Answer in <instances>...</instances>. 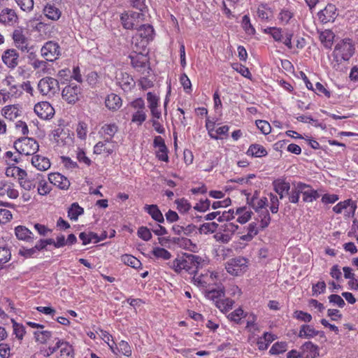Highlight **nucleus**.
<instances>
[{
  "label": "nucleus",
  "mask_w": 358,
  "mask_h": 358,
  "mask_svg": "<svg viewBox=\"0 0 358 358\" xmlns=\"http://www.w3.org/2000/svg\"><path fill=\"white\" fill-rule=\"evenodd\" d=\"M355 45L350 38H344L336 43L332 52L333 68L338 69L340 64L348 61L355 52Z\"/></svg>",
  "instance_id": "obj_1"
},
{
  "label": "nucleus",
  "mask_w": 358,
  "mask_h": 358,
  "mask_svg": "<svg viewBox=\"0 0 358 358\" xmlns=\"http://www.w3.org/2000/svg\"><path fill=\"white\" fill-rule=\"evenodd\" d=\"M202 292L207 299L215 303L217 308H222L224 307L223 303L220 302L221 299L224 297V287L222 283H211V285L203 289Z\"/></svg>",
  "instance_id": "obj_2"
},
{
  "label": "nucleus",
  "mask_w": 358,
  "mask_h": 358,
  "mask_svg": "<svg viewBox=\"0 0 358 358\" xmlns=\"http://www.w3.org/2000/svg\"><path fill=\"white\" fill-rule=\"evenodd\" d=\"M14 147L20 154L24 155H34L39 148L36 141L28 137L20 138L15 141Z\"/></svg>",
  "instance_id": "obj_3"
},
{
  "label": "nucleus",
  "mask_w": 358,
  "mask_h": 358,
  "mask_svg": "<svg viewBox=\"0 0 358 358\" xmlns=\"http://www.w3.org/2000/svg\"><path fill=\"white\" fill-rule=\"evenodd\" d=\"M248 266V259L241 256L230 259L225 264L227 271L234 276L243 274L246 271Z\"/></svg>",
  "instance_id": "obj_4"
},
{
  "label": "nucleus",
  "mask_w": 358,
  "mask_h": 358,
  "mask_svg": "<svg viewBox=\"0 0 358 358\" xmlns=\"http://www.w3.org/2000/svg\"><path fill=\"white\" fill-rule=\"evenodd\" d=\"M12 38L15 48L22 52L33 53L34 47L30 45L29 39L21 28L15 29L12 34Z\"/></svg>",
  "instance_id": "obj_5"
},
{
  "label": "nucleus",
  "mask_w": 358,
  "mask_h": 358,
  "mask_svg": "<svg viewBox=\"0 0 358 358\" xmlns=\"http://www.w3.org/2000/svg\"><path fill=\"white\" fill-rule=\"evenodd\" d=\"M143 20L144 15L138 12L124 13L120 15L121 23L126 29H137Z\"/></svg>",
  "instance_id": "obj_6"
},
{
  "label": "nucleus",
  "mask_w": 358,
  "mask_h": 358,
  "mask_svg": "<svg viewBox=\"0 0 358 358\" xmlns=\"http://www.w3.org/2000/svg\"><path fill=\"white\" fill-rule=\"evenodd\" d=\"M38 89L43 95L52 96L59 90V82L53 78L45 77L39 80Z\"/></svg>",
  "instance_id": "obj_7"
},
{
  "label": "nucleus",
  "mask_w": 358,
  "mask_h": 358,
  "mask_svg": "<svg viewBox=\"0 0 358 358\" xmlns=\"http://www.w3.org/2000/svg\"><path fill=\"white\" fill-rule=\"evenodd\" d=\"M183 270L190 274L196 273L198 269L203 266L204 260L202 257L192 254H185Z\"/></svg>",
  "instance_id": "obj_8"
},
{
  "label": "nucleus",
  "mask_w": 358,
  "mask_h": 358,
  "mask_svg": "<svg viewBox=\"0 0 358 358\" xmlns=\"http://www.w3.org/2000/svg\"><path fill=\"white\" fill-rule=\"evenodd\" d=\"M80 94L81 87L73 83L66 85L62 92V99L70 104H74L78 101Z\"/></svg>",
  "instance_id": "obj_9"
},
{
  "label": "nucleus",
  "mask_w": 358,
  "mask_h": 358,
  "mask_svg": "<svg viewBox=\"0 0 358 358\" xmlns=\"http://www.w3.org/2000/svg\"><path fill=\"white\" fill-rule=\"evenodd\" d=\"M41 52L47 61L53 62L60 55V47L55 42L48 41L42 47Z\"/></svg>",
  "instance_id": "obj_10"
},
{
  "label": "nucleus",
  "mask_w": 358,
  "mask_h": 358,
  "mask_svg": "<svg viewBox=\"0 0 358 358\" xmlns=\"http://www.w3.org/2000/svg\"><path fill=\"white\" fill-rule=\"evenodd\" d=\"M34 112L42 120H50L55 115V109L48 101H41L34 106Z\"/></svg>",
  "instance_id": "obj_11"
},
{
  "label": "nucleus",
  "mask_w": 358,
  "mask_h": 358,
  "mask_svg": "<svg viewBox=\"0 0 358 358\" xmlns=\"http://www.w3.org/2000/svg\"><path fill=\"white\" fill-rule=\"evenodd\" d=\"M137 35L141 38V48H143L146 47L148 43L153 40L155 31L150 24H141L138 29Z\"/></svg>",
  "instance_id": "obj_12"
},
{
  "label": "nucleus",
  "mask_w": 358,
  "mask_h": 358,
  "mask_svg": "<svg viewBox=\"0 0 358 358\" xmlns=\"http://www.w3.org/2000/svg\"><path fill=\"white\" fill-rule=\"evenodd\" d=\"M131 64L138 71L144 72L148 68L149 58L147 54L135 52L129 55Z\"/></svg>",
  "instance_id": "obj_13"
},
{
  "label": "nucleus",
  "mask_w": 358,
  "mask_h": 358,
  "mask_svg": "<svg viewBox=\"0 0 358 358\" xmlns=\"http://www.w3.org/2000/svg\"><path fill=\"white\" fill-rule=\"evenodd\" d=\"M338 15V13L336 6L331 3L327 4L326 7L317 14L320 22L323 24L334 22Z\"/></svg>",
  "instance_id": "obj_14"
},
{
  "label": "nucleus",
  "mask_w": 358,
  "mask_h": 358,
  "mask_svg": "<svg viewBox=\"0 0 358 358\" xmlns=\"http://www.w3.org/2000/svg\"><path fill=\"white\" fill-rule=\"evenodd\" d=\"M153 146L157 150L155 151L156 157L162 162H168V148L164 140L160 136H155L153 141Z\"/></svg>",
  "instance_id": "obj_15"
},
{
  "label": "nucleus",
  "mask_w": 358,
  "mask_h": 358,
  "mask_svg": "<svg viewBox=\"0 0 358 358\" xmlns=\"http://www.w3.org/2000/svg\"><path fill=\"white\" fill-rule=\"evenodd\" d=\"M272 37L275 41L282 43L289 49L292 48V39L293 37V33L291 31H286L285 32L282 29L275 27Z\"/></svg>",
  "instance_id": "obj_16"
},
{
  "label": "nucleus",
  "mask_w": 358,
  "mask_h": 358,
  "mask_svg": "<svg viewBox=\"0 0 358 358\" xmlns=\"http://www.w3.org/2000/svg\"><path fill=\"white\" fill-rule=\"evenodd\" d=\"M19 53L13 48L8 49L2 54V61L10 69H14L19 64Z\"/></svg>",
  "instance_id": "obj_17"
},
{
  "label": "nucleus",
  "mask_w": 358,
  "mask_h": 358,
  "mask_svg": "<svg viewBox=\"0 0 358 358\" xmlns=\"http://www.w3.org/2000/svg\"><path fill=\"white\" fill-rule=\"evenodd\" d=\"M117 84L126 92L131 91L135 87L133 78L126 72L120 71L116 75Z\"/></svg>",
  "instance_id": "obj_18"
},
{
  "label": "nucleus",
  "mask_w": 358,
  "mask_h": 358,
  "mask_svg": "<svg viewBox=\"0 0 358 358\" xmlns=\"http://www.w3.org/2000/svg\"><path fill=\"white\" fill-rule=\"evenodd\" d=\"M217 277L218 273L217 272H210L209 276L208 273L206 275H200L198 277L194 275L192 280L195 285L205 289H207L208 287H210L212 282L216 280Z\"/></svg>",
  "instance_id": "obj_19"
},
{
  "label": "nucleus",
  "mask_w": 358,
  "mask_h": 358,
  "mask_svg": "<svg viewBox=\"0 0 358 358\" xmlns=\"http://www.w3.org/2000/svg\"><path fill=\"white\" fill-rule=\"evenodd\" d=\"M272 185L275 192L279 195L280 199H282L285 195H287L291 188L289 182L283 178L275 180Z\"/></svg>",
  "instance_id": "obj_20"
},
{
  "label": "nucleus",
  "mask_w": 358,
  "mask_h": 358,
  "mask_svg": "<svg viewBox=\"0 0 358 358\" xmlns=\"http://www.w3.org/2000/svg\"><path fill=\"white\" fill-rule=\"evenodd\" d=\"M48 180L50 183L61 189H67L70 186L69 179L59 173H52L48 175Z\"/></svg>",
  "instance_id": "obj_21"
},
{
  "label": "nucleus",
  "mask_w": 358,
  "mask_h": 358,
  "mask_svg": "<svg viewBox=\"0 0 358 358\" xmlns=\"http://www.w3.org/2000/svg\"><path fill=\"white\" fill-rule=\"evenodd\" d=\"M44 15L49 20L57 21L61 15V10L55 4L50 2L47 3L43 9Z\"/></svg>",
  "instance_id": "obj_22"
},
{
  "label": "nucleus",
  "mask_w": 358,
  "mask_h": 358,
  "mask_svg": "<svg viewBox=\"0 0 358 358\" xmlns=\"http://www.w3.org/2000/svg\"><path fill=\"white\" fill-rule=\"evenodd\" d=\"M317 335L324 336V333L322 331L316 330L313 326L308 324H303L300 327L298 336L301 338L309 339Z\"/></svg>",
  "instance_id": "obj_23"
},
{
  "label": "nucleus",
  "mask_w": 358,
  "mask_h": 358,
  "mask_svg": "<svg viewBox=\"0 0 358 358\" xmlns=\"http://www.w3.org/2000/svg\"><path fill=\"white\" fill-rule=\"evenodd\" d=\"M306 183L302 182H298L295 184H293V187L292 190L287 194L289 201L292 203H297L299 201L300 194L301 192L303 190V187H306Z\"/></svg>",
  "instance_id": "obj_24"
},
{
  "label": "nucleus",
  "mask_w": 358,
  "mask_h": 358,
  "mask_svg": "<svg viewBox=\"0 0 358 358\" xmlns=\"http://www.w3.org/2000/svg\"><path fill=\"white\" fill-rule=\"evenodd\" d=\"M18 17L15 11L10 8L2 10L0 14V20L4 24L13 25L17 22Z\"/></svg>",
  "instance_id": "obj_25"
},
{
  "label": "nucleus",
  "mask_w": 358,
  "mask_h": 358,
  "mask_svg": "<svg viewBox=\"0 0 358 358\" xmlns=\"http://www.w3.org/2000/svg\"><path fill=\"white\" fill-rule=\"evenodd\" d=\"M305 358H315L319 355V348L310 341L306 342L301 347Z\"/></svg>",
  "instance_id": "obj_26"
},
{
  "label": "nucleus",
  "mask_w": 358,
  "mask_h": 358,
  "mask_svg": "<svg viewBox=\"0 0 358 358\" xmlns=\"http://www.w3.org/2000/svg\"><path fill=\"white\" fill-rule=\"evenodd\" d=\"M144 210L148 213L155 221L159 223H163L164 222L163 214L157 205L146 204L144 206Z\"/></svg>",
  "instance_id": "obj_27"
},
{
  "label": "nucleus",
  "mask_w": 358,
  "mask_h": 358,
  "mask_svg": "<svg viewBox=\"0 0 358 358\" xmlns=\"http://www.w3.org/2000/svg\"><path fill=\"white\" fill-rule=\"evenodd\" d=\"M246 155L252 157H263L268 155V152L263 145L254 143L249 146Z\"/></svg>",
  "instance_id": "obj_28"
},
{
  "label": "nucleus",
  "mask_w": 358,
  "mask_h": 358,
  "mask_svg": "<svg viewBox=\"0 0 358 358\" xmlns=\"http://www.w3.org/2000/svg\"><path fill=\"white\" fill-rule=\"evenodd\" d=\"M36 185H38L37 191L40 195H46L51 191V187L42 174H36Z\"/></svg>",
  "instance_id": "obj_29"
},
{
  "label": "nucleus",
  "mask_w": 358,
  "mask_h": 358,
  "mask_svg": "<svg viewBox=\"0 0 358 358\" xmlns=\"http://www.w3.org/2000/svg\"><path fill=\"white\" fill-rule=\"evenodd\" d=\"M106 106L111 110H117L122 106V99L115 94H108L105 101Z\"/></svg>",
  "instance_id": "obj_30"
},
{
  "label": "nucleus",
  "mask_w": 358,
  "mask_h": 358,
  "mask_svg": "<svg viewBox=\"0 0 358 358\" xmlns=\"http://www.w3.org/2000/svg\"><path fill=\"white\" fill-rule=\"evenodd\" d=\"M31 164L39 171H46L50 167L49 159L40 155L33 156L31 158Z\"/></svg>",
  "instance_id": "obj_31"
},
{
  "label": "nucleus",
  "mask_w": 358,
  "mask_h": 358,
  "mask_svg": "<svg viewBox=\"0 0 358 358\" xmlns=\"http://www.w3.org/2000/svg\"><path fill=\"white\" fill-rule=\"evenodd\" d=\"M306 187H303V190L301 192L303 202H313L320 197V194L317 190L313 189L312 187L308 184H306Z\"/></svg>",
  "instance_id": "obj_32"
},
{
  "label": "nucleus",
  "mask_w": 358,
  "mask_h": 358,
  "mask_svg": "<svg viewBox=\"0 0 358 358\" xmlns=\"http://www.w3.org/2000/svg\"><path fill=\"white\" fill-rule=\"evenodd\" d=\"M15 232L17 238L20 240L29 242L34 239L33 233L25 227L17 226L15 229Z\"/></svg>",
  "instance_id": "obj_33"
},
{
  "label": "nucleus",
  "mask_w": 358,
  "mask_h": 358,
  "mask_svg": "<svg viewBox=\"0 0 358 358\" xmlns=\"http://www.w3.org/2000/svg\"><path fill=\"white\" fill-rule=\"evenodd\" d=\"M235 214L238 216L237 218V222L243 224L250 220L252 212L247 207L244 206L238 208L235 212Z\"/></svg>",
  "instance_id": "obj_34"
},
{
  "label": "nucleus",
  "mask_w": 358,
  "mask_h": 358,
  "mask_svg": "<svg viewBox=\"0 0 358 358\" xmlns=\"http://www.w3.org/2000/svg\"><path fill=\"white\" fill-rule=\"evenodd\" d=\"M115 150V145L111 147L105 145L104 142H98L94 146V153L95 155L106 154L107 156L112 155Z\"/></svg>",
  "instance_id": "obj_35"
},
{
  "label": "nucleus",
  "mask_w": 358,
  "mask_h": 358,
  "mask_svg": "<svg viewBox=\"0 0 358 358\" xmlns=\"http://www.w3.org/2000/svg\"><path fill=\"white\" fill-rule=\"evenodd\" d=\"M79 238L83 241V245H87L92 241L96 243L103 240V238H99L98 235L93 232H81L79 234Z\"/></svg>",
  "instance_id": "obj_36"
},
{
  "label": "nucleus",
  "mask_w": 358,
  "mask_h": 358,
  "mask_svg": "<svg viewBox=\"0 0 358 358\" xmlns=\"http://www.w3.org/2000/svg\"><path fill=\"white\" fill-rule=\"evenodd\" d=\"M257 17L263 21H269L273 16L271 10L266 4L258 6L257 10Z\"/></svg>",
  "instance_id": "obj_37"
},
{
  "label": "nucleus",
  "mask_w": 358,
  "mask_h": 358,
  "mask_svg": "<svg viewBox=\"0 0 358 358\" xmlns=\"http://www.w3.org/2000/svg\"><path fill=\"white\" fill-rule=\"evenodd\" d=\"M59 345H61L59 348L60 350V358L73 357V350L72 346L69 345L68 342L60 339V343Z\"/></svg>",
  "instance_id": "obj_38"
},
{
  "label": "nucleus",
  "mask_w": 358,
  "mask_h": 358,
  "mask_svg": "<svg viewBox=\"0 0 358 358\" xmlns=\"http://www.w3.org/2000/svg\"><path fill=\"white\" fill-rule=\"evenodd\" d=\"M248 233L241 236V239L244 241H250L259 232L256 222H251L247 227Z\"/></svg>",
  "instance_id": "obj_39"
},
{
  "label": "nucleus",
  "mask_w": 358,
  "mask_h": 358,
  "mask_svg": "<svg viewBox=\"0 0 358 358\" xmlns=\"http://www.w3.org/2000/svg\"><path fill=\"white\" fill-rule=\"evenodd\" d=\"M18 180L21 187L27 191L34 189L36 186V175L34 178H26V176L20 177Z\"/></svg>",
  "instance_id": "obj_40"
},
{
  "label": "nucleus",
  "mask_w": 358,
  "mask_h": 358,
  "mask_svg": "<svg viewBox=\"0 0 358 358\" xmlns=\"http://www.w3.org/2000/svg\"><path fill=\"white\" fill-rule=\"evenodd\" d=\"M293 17L294 13L287 8H282L278 16V19L282 24H287Z\"/></svg>",
  "instance_id": "obj_41"
},
{
  "label": "nucleus",
  "mask_w": 358,
  "mask_h": 358,
  "mask_svg": "<svg viewBox=\"0 0 358 358\" xmlns=\"http://www.w3.org/2000/svg\"><path fill=\"white\" fill-rule=\"evenodd\" d=\"M152 254L157 259H162L164 260L170 259L172 257L171 253L167 250L160 248L155 247L152 251Z\"/></svg>",
  "instance_id": "obj_42"
},
{
  "label": "nucleus",
  "mask_w": 358,
  "mask_h": 358,
  "mask_svg": "<svg viewBox=\"0 0 358 358\" xmlns=\"http://www.w3.org/2000/svg\"><path fill=\"white\" fill-rule=\"evenodd\" d=\"M84 210L77 203H73L68 211V217L71 220H76L79 215L83 214Z\"/></svg>",
  "instance_id": "obj_43"
},
{
  "label": "nucleus",
  "mask_w": 358,
  "mask_h": 358,
  "mask_svg": "<svg viewBox=\"0 0 358 358\" xmlns=\"http://www.w3.org/2000/svg\"><path fill=\"white\" fill-rule=\"evenodd\" d=\"M247 316L248 314L244 313L241 308H237L229 313L227 317L236 324H241L242 318L246 317Z\"/></svg>",
  "instance_id": "obj_44"
},
{
  "label": "nucleus",
  "mask_w": 358,
  "mask_h": 358,
  "mask_svg": "<svg viewBox=\"0 0 358 358\" xmlns=\"http://www.w3.org/2000/svg\"><path fill=\"white\" fill-rule=\"evenodd\" d=\"M241 26L245 33L248 35H254L256 32L255 29L251 24L250 17L248 15H245L242 17Z\"/></svg>",
  "instance_id": "obj_45"
},
{
  "label": "nucleus",
  "mask_w": 358,
  "mask_h": 358,
  "mask_svg": "<svg viewBox=\"0 0 358 358\" xmlns=\"http://www.w3.org/2000/svg\"><path fill=\"white\" fill-rule=\"evenodd\" d=\"M115 349L124 356L130 357L131 355V348L125 341H121L118 344H115Z\"/></svg>",
  "instance_id": "obj_46"
},
{
  "label": "nucleus",
  "mask_w": 358,
  "mask_h": 358,
  "mask_svg": "<svg viewBox=\"0 0 358 358\" xmlns=\"http://www.w3.org/2000/svg\"><path fill=\"white\" fill-rule=\"evenodd\" d=\"M267 203V198L262 197L259 199H257L255 196L252 197L250 205L252 206L255 212H259L265 208Z\"/></svg>",
  "instance_id": "obj_47"
},
{
  "label": "nucleus",
  "mask_w": 358,
  "mask_h": 358,
  "mask_svg": "<svg viewBox=\"0 0 358 358\" xmlns=\"http://www.w3.org/2000/svg\"><path fill=\"white\" fill-rule=\"evenodd\" d=\"M147 115L145 109L135 110L132 115L131 122L138 125H141L143 122L145 121Z\"/></svg>",
  "instance_id": "obj_48"
},
{
  "label": "nucleus",
  "mask_w": 358,
  "mask_h": 358,
  "mask_svg": "<svg viewBox=\"0 0 358 358\" xmlns=\"http://www.w3.org/2000/svg\"><path fill=\"white\" fill-rule=\"evenodd\" d=\"M121 260L125 264L130 266L133 268H138L141 266V262L136 259L135 257L125 254L121 257Z\"/></svg>",
  "instance_id": "obj_49"
},
{
  "label": "nucleus",
  "mask_w": 358,
  "mask_h": 358,
  "mask_svg": "<svg viewBox=\"0 0 358 358\" xmlns=\"http://www.w3.org/2000/svg\"><path fill=\"white\" fill-rule=\"evenodd\" d=\"M260 218V227L261 229L266 228L271 222V216L267 209H264L257 212Z\"/></svg>",
  "instance_id": "obj_50"
},
{
  "label": "nucleus",
  "mask_w": 358,
  "mask_h": 358,
  "mask_svg": "<svg viewBox=\"0 0 358 358\" xmlns=\"http://www.w3.org/2000/svg\"><path fill=\"white\" fill-rule=\"evenodd\" d=\"M185 261V255L182 257H177L173 262L169 263V266L176 273H180L183 270Z\"/></svg>",
  "instance_id": "obj_51"
},
{
  "label": "nucleus",
  "mask_w": 358,
  "mask_h": 358,
  "mask_svg": "<svg viewBox=\"0 0 358 358\" xmlns=\"http://www.w3.org/2000/svg\"><path fill=\"white\" fill-rule=\"evenodd\" d=\"M6 174L7 176L17 177V179L20 177L27 176V172L24 170H23L17 166L8 167L6 171Z\"/></svg>",
  "instance_id": "obj_52"
},
{
  "label": "nucleus",
  "mask_w": 358,
  "mask_h": 358,
  "mask_svg": "<svg viewBox=\"0 0 358 358\" xmlns=\"http://www.w3.org/2000/svg\"><path fill=\"white\" fill-rule=\"evenodd\" d=\"M36 341L41 343H45L52 336L50 331H36L34 333Z\"/></svg>",
  "instance_id": "obj_53"
},
{
  "label": "nucleus",
  "mask_w": 358,
  "mask_h": 358,
  "mask_svg": "<svg viewBox=\"0 0 358 358\" xmlns=\"http://www.w3.org/2000/svg\"><path fill=\"white\" fill-rule=\"evenodd\" d=\"M287 349V344L285 342H277L271 348L269 352L272 355H279L285 352Z\"/></svg>",
  "instance_id": "obj_54"
},
{
  "label": "nucleus",
  "mask_w": 358,
  "mask_h": 358,
  "mask_svg": "<svg viewBox=\"0 0 358 358\" xmlns=\"http://www.w3.org/2000/svg\"><path fill=\"white\" fill-rule=\"evenodd\" d=\"M218 224L216 222H206L201 224L199 229L200 234H207L208 233H213L216 231Z\"/></svg>",
  "instance_id": "obj_55"
},
{
  "label": "nucleus",
  "mask_w": 358,
  "mask_h": 358,
  "mask_svg": "<svg viewBox=\"0 0 358 358\" xmlns=\"http://www.w3.org/2000/svg\"><path fill=\"white\" fill-rule=\"evenodd\" d=\"M101 131L106 136H114L118 131V127L115 124H106L101 127Z\"/></svg>",
  "instance_id": "obj_56"
},
{
  "label": "nucleus",
  "mask_w": 358,
  "mask_h": 358,
  "mask_svg": "<svg viewBox=\"0 0 358 358\" xmlns=\"http://www.w3.org/2000/svg\"><path fill=\"white\" fill-rule=\"evenodd\" d=\"M13 327V332L16 336L20 340L23 338V336L25 334V329L22 324L17 323L13 319L11 320Z\"/></svg>",
  "instance_id": "obj_57"
},
{
  "label": "nucleus",
  "mask_w": 358,
  "mask_h": 358,
  "mask_svg": "<svg viewBox=\"0 0 358 358\" xmlns=\"http://www.w3.org/2000/svg\"><path fill=\"white\" fill-rule=\"evenodd\" d=\"M20 9L25 12H30L34 8V0H15Z\"/></svg>",
  "instance_id": "obj_58"
},
{
  "label": "nucleus",
  "mask_w": 358,
  "mask_h": 358,
  "mask_svg": "<svg viewBox=\"0 0 358 358\" xmlns=\"http://www.w3.org/2000/svg\"><path fill=\"white\" fill-rule=\"evenodd\" d=\"M87 133V124L84 122H80L76 127V134L78 138L85 140Z\"/></svg>",
  "instance_id": "obj_59"
},
{
  "label": "nucleus",
  "mask_w": 358,
  "mask_h": 358,
  "mask_svg": "<svg viewBox=\"0 0 358 358\" xmlns=\"http://www.w3.org/2000/svg\"><path fill=\"white\" fill-rule=\"evenodd\" d=\"M256 126L264 134L267 135L270 134L271 127L270 124L266 120H258L256 121Z\"/></svg>",
  "instance_id": "obj_60"
},
{
  "label": "nucleus",
  "mask_w": 358,
  "mask_h": 358,
  "mask_svg": "<svg viewBox=\"0 0 358 358\" xmlns=\"http://www.w3.org/2000/svg\"><path fill=\"white\" fill-rule=\"evenodd\" d=\"M11 257L10 250L6 247H0V266L8 262Z\"/></svg>",
  "instance_id": "obj_61"
},
{
  "label": "nucleus",
  "mask_w": 358,
  "mask_h": 358,
  "mask_svg": "<svg viewBox=\"0 0 358 358\" xmlns=\"http://www.w3.org/2000/svg\"><path fill=\"white\" fill-rule=\"evenodd\" d=\"M3 189H4V192H6V194L9 198H17L19 195L18 191L13 188V185L11 183H3Z\"/></svg>",
  "instance_id": "obj_62"
},
{
  "label": "nucleus",
  "mask_w": 358,
  "mask_h": 358,
  "mask_svg": "<svg viewBox=\"0 0 358 358\" xmlns=\"http://www.w3.org/2000/svg\"><path fill=\"white\" fill-rule=\"evenodd\" d=\"M334 37V35L331 31H325L320 36L321 41L324 43V45L327 47L331 46Z\"/></svg>",
  "instance_id": "obj_63"
},
{
  "label": "nucleus",
  "mask_w": 358,
  "mask_h": 358,
  "mask_svg": "<svg viewBox=\"0 0 358 358\" xmlns=\"http://www.w3.org/2000/svg\"><path fill=\"white\" fill-rule=\"evenodd\" d=\"M176 203L177 209L181 213H187L191 208L190 203L185 199L176 200Z\"/></svg>",
  "instance_id": "obj_64"
}]
</instances>
